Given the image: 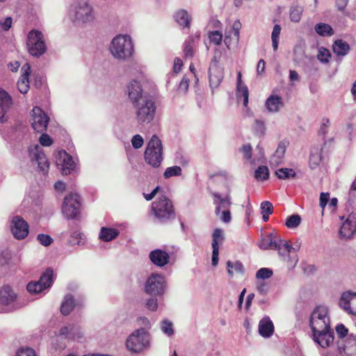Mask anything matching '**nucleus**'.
<instances>
[{"instance_id":"50","label":"nucleus","mask_w":356,"mask_h":356,"mask_svg":"<svg viewBox=\"0 0 356 356\" xmlns=\"http://www.w3.org/2000/svg\"><path fill=\"white\" fill-rule=\"evenodd\" d=\"M83 236V234L81 232H79L78 231L74 232L70 235V238L69 240V242L71 245H81L83 244V242H82V236Z\"/></svg>"},{"instance_id":"10","label":"nucleus","mask_w":356,"mask_h":356,"mask_svg":"<svg viewBox=\"0 0 356 356\" xmlns=\"http://www.w3.org/2000/svg\"><path fill=\"white\" fill-rule=\"evenodd\" d=\"M165 280L161 275H152L146 281L145 292L152 296L161 295L164 293Z\"/></svg>"},{"instance_id":"45","label":"nucleus","mask_w":356,"mask_h":356,"mask_svg":"<svg viewBox=\"0 0 356 356\" xmlns=\"http://www.w3.org/2000/svg\"><path fill=\"white\" fill-rule=\"evenodd\" d=\"M227 273L231 277H232L234 275V272L232 268H234L235 272L237 273L242 274L243 273V266L240 261H236L234 264H232V261H228L227 262Z\"/></svg>"},{"instance_id":"48","label":"nucleus","mask_w":356,"mask_h":356,"mask_svg":"<svg viewBox=\"0 0 356 356\" xmlns=\"http://www.w3.org/2000/svg\"><path fill=\"white\" fill-rule=\"evenodd\" d=\"M181 168L179 166L175 165L172 167H169L167 168L165 170L163 177L165 179H168L174 176H179L181 175Z\"/></svg>"},{"instance_id":"64","label":"nucleus","mask_w":356,"mask_h":356,"mask_svg":"<svg viewBox=\"0 0 356 356\" xmlns=\"http://www.w3.org/2000/svg\"><path fill=\"white\" fill-rule=\"evenodd\" d=\"M220 219L222 221H223L225 223H228L231 221V213L229 209L222 211L220 213Z\"/></svg>"},{"instance_id":"61","label":"nucleus","mask_w":356,"mask_h":356,"mask_svg":"<svg viewBox=\"0 0 356 356\" xmlns=\"http://www.w3.org/2000/svg\"><path fill=\"white\" fill-rule=\"evenodd\" d=\"M279 243H280L282 247V252H279L280 254L285 255L291 252L292 247L286 241L279 239Z\"/></svg>"},{"instance_id":"41","label":"nucleus","mask_w":356,"mask_h":356,"mask_svg":"<svg viewBox=\"0 0 356 356\" xmlns=\"http://www.w3.org/2000/svg\"><path fill=\"white\" fill-rule=\"evenodd\" d=\"M254 177L258 181H266L269 178V170L266 165H259L254 172Z\"/></svg>"},{"instance_id":"59","label":"nucleus","mask_w":356,"mask_h":356,"mask_svg":"<svg viewBox=\"0 0 356 356\" xmlns=\"http://www.w3.org/2000/svg\"><path fill=\"white\" fill-rule=\"evenodd\" d=\"M241 152L244 154V157L247 160H250L252 159V147L250 144H245L242 146L241 148Z\"/></svg>"},{"instance_id":"42","label":"nucleus","mask_w":356,"mask_h":356,"mask_svg":"<svg viewBox=\"0 0 356 356\" xmlns=\"http://www.w3.org/2000/svg\"><path fill=\"white\" fill-rule=\"evenodd\" d=\"M262 245H264V249L269 248L273 250H277L278 252H282V247L280 243H279L278 238H267L266 240L264 241Z\"/></svg>"},{"instance_id":"9","label":"nucleus","mask_w":356,"mask_h":356,"mask_svg":"<svg viewBox=\"0 0 356 356\" xmlns=\"http://www.w3.org/2000/svg\"><path fill=\"white\" fill-rule=\"evenodd\" d=\"M54 272L52 269L47 268L40 276V280L35 282H30L27 286V291L32 294L42 292L47 288L50 287L53 284Z\"/></svg>"},{"instance_id":"60","label":"nucleus","mask_w":356,"mask_h":356,"mask_svg":"<svg viewBox=\"0 0 356 356\" xmlns=\"http://www.w3.org/2000/svg\"><path fill=\"white\" fill-rule=\"evenodd\" d=\"M16 356H37L35 351L31 348L20 349Z\"/></svg>"},{"instance_id":"19","label":"nucleus","mask_w":356,"mask_h":356,"mask_svg":"<svg viewBox=\"0 0 356 356\" xmlns=\"http://www.w3.org/2000/svg\"><path fill=\"white\" fill-rule=\"evenodd\" d=\"M356 232V220L350 216L342 224L339 230L341 238H350Z\"/></svg>"},{"instance_id":"51","label":"nucleus","mask_w":356,"mask_h":356,"mask_svg":"<svg viewBox=\"0 0 356 356\" xmlns=\"http://www.w3.org/2000/svg\"><path fill=\"white\" fill-rule=\"evenodd\" d=\"M209 38L216 45H220L222 40V35L218 31H213L209 33Z\"/></svg>"},{"instance_id":"38","label":"nucleus","mask_w":356,"mask_h":356,"mask_svg":"<svg viewBox=\"0 0 356 356\" xmlns=\"http://www.w3.org/2000/svg\"><path fill=\"white\" fill-rule=\"evenodd\" d=\"M286 149V145L284 142H280L275 150V154L271 158L272 161H274L276 163H279L282 161Z\"/></svg>"},{"instance_id":"55","label":"nucleus","mask_w":356,"mask_h":356,"mask_svg":"<svg viewBox=\"0 0 356 356\" xmlns=\"http://www.w3.org/2000/svg\"><path fill=\"white\" fill-rule=\"evenodd\" d=\"M348 330L343 324H339L336 327V332L339 340H345V337L348 334Z\"/></svg>"},{"instance_id":"53","label":"nucleus","mask_w":356,"mask_h":356,"mask_svg":"<svg viewBox=\"0 0 356 356\" xmlns=\"http://www.w3.org/2000/svg\"><path fill=\"white\" fill-rule=\"evenodd\" d=\"M161 330L165 334H168V336H171L174 334L172 323L168 320L162 321Z\"/></svg>"},{"instance_id":"5","label":"nucleus","mask_w":356,"mask_h":356,"mask_svg":"<svg viewBox=\"0 0 356 356\" xmlns=\"http://www.w3.org/2000/svg\"><path fill=\"white\" fill-rule=\"evenodd\" d=\"M149 334L144 328L136 330L129 336L126 342L127 348L134 353L143 351L149 346Z\"/></svg>"},{"instance_id":"46","label":"nucleus","mask_w":356,"mask_h":356,"mask_svg":"<svg viewBox=\"0 0 356 356\" xmlns=\"http://www.w3.org/2000/svg\"><path fill=\"white\" fill-rule=\"evenodd\" d=\"M331 58V53L329 49L325 47H321L318 49L317 58L323 63H327Z\"/></svg>"},{"instance_id":"57","label":"nucleus","mask_w":356,"mask_h":356,"mask_svg":"<svg viewBox=\"0 0 356 356\" xmlns=\"http://www.w3.org/2000/svg\"><path fill=\"white\" fill-rule=\"evenodd\" d=\"M40 143L42 146L49 147L53 144V139L47 134H42L39 138Z\"/></svg>"},{"instance_id":"30","label":"nucleus","mask_w":356,"mask_h":356,"mask_svg":"<svg viewBox=\"0 0 356 356\" xmlns=\"http://www.w3.org/2000/svg\"><path fill=\"white\" fill-rule=\"evenodd\" d=\"M16 298V295L9 286H5L0 290V304L9 305Z\"/></svg>"},{"instance_id":"62","label":"nucleus","mask_w":356,"mask_h":356,"mask_svg":"<svg viewBox=\"0 0 356 356\" xmlns=\"http://www.w3.org/2000/svg\"><path fill=\"white\" fill-rule=\"evenodd\" d=\"M330 199L328 193H321L320 195V207L323 209L327 205Z\"/></svg>"},{"instance_id":"63","label":"nucleus","mask_w":356,"mask_h":356,"mask_svg":"<svg viewBox=\"0 0 356 356\" xmlns=\"http://www.w3.org/2000/svg\"><path fill=\"white\" fill-rule=\"evenodd\" d=\"M232 29L234 31V35L236 37L237 40L239 38L240 30L241 29V23L238 19L236 20L232 26Z\"/></svg>"},{"instance_id":"15","label":"nucleus","mask_w":356,"mask_h":356,"mask_svg":"<svg viewBox=\"0 0 356 356\" xmlns=\"http://www.w3.org/2000/svg\"><path fill=\"white\" fill-rule=\"evenodd\" d=\"M337 347L340 353L346 356H356V335L350 334L345 340H339Z\"/></svg>"},{"instance_id":"22","label":"nucleus","mask_w":356,"mask_h":356,"mask_svg":"<svg viewBox=\"0 0 356 356\" xmlns=\"http://www.w3.org/2000/svg\"><path fill=\"white\" fill-rule=\"evenodd\" d=\"M213 204H216L215 213L217 216L220 213L221 208L228 209L232 205V198L230 195L227 194L225 197H222L218 193H213Z\"/></svg>"},{"instance_id":"44","label":"nucleus","mask_w":356,"mask_h":356,"mask_svg":"<svg viewBox=\"0 0 356 356\" xmlns=\"http://www.w3.org/2000/svg\"><path fill=\"white\" fill-rule=\"evenodd\" d=\"M281 26L279 24H275L273 27V32L271 33L272 45L273 51H276L278 48L279 38L281 33Z\"/></svg>"},{"instance_id":"16","label":"nucleus","mask_w":356,"mask_h":356,"mask_svg":"<svg viewBox=\"0 0 356 356\" xmlns=\"http://www.w3.org/2000/svg\"><path fill=\"white\" fill-rule=\"evenodd\" d=\"M12 224L11 231L15 238L23 239L28 236L29 225L22 218L19 216L15 217Z\"/></svg>"},{"instance_id":"3","label":"nucleus","mask_w":356,"mask_h":356,"mask_svg":"<svg viewBox=\"0 0 356 356\" xmlns=\"http://www.w3.org/2000/svg\"><path fill=\"white\" fill-rule=\"evenodd\" d=\"M136 120L140 124H149L154 118L156 113L155 102L151 97L133 105Z\"/></svg>"},{"instance_id":"52","label":"nucleus","mask_w":356,"mask_h":356,"mask_svg":"<svg viewBox=\"0 0 356 356\" xmlns=\"http://www.w3.org/2000/svg\"><path fill=\"white\" fill-rule=\"evenodd\" d=\"M37 239L41 245L46 247L50 245L53 242L52 238L48 234H40L37 236Z\"/></svg>"},{"instance_id":"43","label":"nucleus","mask_w":356,"mask_h":356,"mask_svg":"<svg viewBox=\"0 0 356 356\" xmlns=\"http://www.w3.org/2000/svg\"><path fill=\"white\" fill-rule=\"evenodd\" d=\"M303 8L302 6H293L290 10V19L293 22H299L301 19Z\"/></svg>"},{"instance_id":"56","label":"nucleus","mask_w":356,"mask_h":356,"mask_svg":"<svg viewBox=\"0 0 356 356\" xmlns=\"http://www.w3.org/2000/svg\"><path fill=\"white\" fill-rule=\"evenodd\" d=\"M261 213H266V216L272 214L273 212V204L268 201L261 202Z\"/></svg>"},{"instance_id":"37","label":"nucleus","mask_w":356,"mask_h":356,"mask_svg":"<svg viewBox=\"0 0 356 356\" xmlns=\"http://www.w3.org/2000/svg\"><path fill=\"white\" fill-rule=\"evenodd\" d=\"M316 32L321 36H331L334 31L330 25L325 23H318L315 26Z\"/></svg>"},{"instance_id":"25","label":"nucleus","mask_w":356,"mask_h":356,"mask_svg":"<svg viewBox=\"0 0 356 356\" xmlns=\"http://www.w3.org/2000/svg\"><path fill=\"white\" fill-rule=\"evenodd\" d=\"M323 147L314 146L310 150L309 166L312 170L316 169L322 161Z\"/></svg>"},{"instance_id":"35","label":"nucleus","mask_w":356,"mask_h":356,"mask_svg":"<svg viewBox=\"0 0 356 356\" xmlns=\"http://www.w3.org/2000/svg\"><path fill=\"white\" fill-rule=\"evenodd\" d=\"M176 22L184 27L188 28L191 24V18L186 10L181 9L175 15Z\"/></svg>"},{"instance_id":"36","label":"nucleus","mask_w":356,"mask_h":356,"mask_svg":"<svg viewBox=\"0 0 356 356\" xmlns=\"http://www.w3.org/2000/svg\"><path fill=\"white\" fill-rule=\"evenodd\" d=\"M195 44L192 38H189L184 43V54L185 58H192L195 55Z\"/></svg>"},{"instance_id":"18","label":"nucleus","mask_w":356,"mask_h":356,"mask_svg":"<svg viewBox=\"0 0 356 356\" xmlns=\"http://www.w3.org/2000/svg\"><path fill=\"white\" fill-rule=\"evenodd\" d=\"M12 105V97L5 90L0 88V122L7 121L6 115Z\"/></svg>"},{"instance_id":"33","label":"nucleus","mask_w":356,"mask_h":356,"mask_svg":"<svg viewBox=\"0 0 356 356\" xmlns=\"http://www.w3.org/2000/svg\"><path fill=\"white\" fill-rule=\"evenodd\" d=\"M119 234L117 229L103 227L101 228L99 238L103 241L108 242L115 239Z\"/></svg>"},{"instance_id":"27","label":"nucleus","mask_w":356,"mask_h":356,"mask_svg":"<svg viewBox=\"0 0 356 356\" xmlns=\"http://www.w3.org/2000/svg\"><path fill=\"white\" fill-rule=\"evenodd\" d=\"M39 148L40 147L38 145H35L34 146V149L36 151L35 153L34 159L38 163V165L40 170L42 172L47 173L49 170V163L44 153L39 151Z\"/></svg>"},{"instance_id":"39","label":"nucleus","mask_w":356,"mask_h":356,"mask_svg":"<svg viewBox=\"0 0 356 356\" xmlns=\"http://www.w3.org/2000/svg\"><path fill=\"white\" fill-rule=\"evenodd\" d=\"M275 175L280 179L295 178L296 173L292 168H282L275 171Z\"/></svg>"},{"instance_id":"49","label":"nucleus","mask_w":356,"mask_h":356,"mask_svg":"<svg viewBox=\"0 0 356 356\" xmlns=\"http://www.w3.org/2000/svg\"><path fill=\"white\" fill-rule=\"evenodd\" d=\"M273 272L268 268H261L256 273V277L259 280H266L272 277Z\"/></svg>"},{"instance_id":"31","label":"nucleus","mask_w":356,"mask_h":356,"mask_svg":"<svg viewBox=\"0 0 356 356\" xmlns=\"http://www.w3.org/2000/svg\"><path fill=\"white\" fill-rule=\"evenodd\" d=\"M60 165H62V173L63 175H68L71 170L74 168L75 163L72 159V157L64 152L63 157L60 156L59 159Z\"/></svg>"},{"instance_id":"29","label":"nucleus","mask_w":356,"mask_h":356,"mask_svg":"<svg viewBox=\"0 0 356 356\" xmlns=\"http://www.w3.org/2000/svg\"><path fill=\"white\" fill-rule=\"evenodd\" d=\"M334 53L339 56H344L348 54L350 50L349 44L341 39L337 40L332 44Z\"/></svg>"},{"instance_id":"47","label":"nucleus","mask_w":356,"mask_h":356,"mask_svg":"<svg viewBox=\"0 0 356 356\" xmlns=\"http://www.w3.org/2000/svg\"><path fill=\"white\" fill-rule=\"evenodd\" d=\"M301 222V218L298 214H293L289 216L285 222V225L289 228L293 229L298 227Z\"/></svg>"},{"instance_id":"12","label":"nucleus","mask_w":356,"mask_h":356,"mask_svg":"<svg viewBox=\"0 0 356 356\" xmlns=\"http://www.w3.org/2000/svg\"><path fill=\"white\" fill-rule=\"evenodd\" d=\"M216 56L212 59L209 68V84L211 88H217L224 77V71L218 65Z\"/></svg>"},{"instance_id":"58","label":"nucleus","mask_w":356,"mask_h":356,"mask_svg":"<svg viewBox=\"0 0 356 356\" xmlns=\"http://www.w3.org/2000/svg\"><path fill=\"white\" fill-rule=\"evenodd\" d=\"M131 143L135 149H139L143 145L144 140L140 135L136 134L133 136Z\"/></svg>"},{"instance_id":"21","label":"nucleus","mask_w":356,"mask_h":356,"mask_svg":"<svg viewBox=\"0 0 356 356\" xmlns=\"http://www.w3.org/2000/svg\"><path fill=\"white\" fill-rule=\"evenodd\" d=\"M22 71L23 73L17 81V88L21 93L26 94L30 88L29 76L31 72V66L29 64H24L22 67Z\"/></svg>"},{"instance_id":"2","label":"nucleus","mask_w":356,"mask_h":356,"mask_svg":"<svg viewBox=\"0 0 356 356\" xmlns=\"http://www.w3.org/2000/svg\"><path fill=\"white\" fill-rule=\"evenodd\" d=\"M112 55L118 59H127L134 52V46L130 36L119 35L113 38L111 44Z\"/></svg>"},{"instance_id":"8","label":"nucleus","mask_w":356,"mask_h":356,"mask_svg":"<svg viewBox=\"0 0 356 356\" xmlns=\"http://www.w3.org/2000/svg\"><path fill=\"white\" fill-rule=\"evenodd\" d=\"M28 50L31 55L39 57L46 51L44 36L41 31H31L27 37Z\"/></svg>"},{"instance_id":"20","label":"nucleus","mask_w":356,"mask_h":356,"mask_svg":"<svg viewBox=\"0 0 356 356\" xmlns=\"http://www.w3.org/2000/svg\"><path fill=\"white\" fill-rule=\"evenodd\" d=\"M150 261L155 265L159 267H163L168 264L170 260V255L168 252L156 249L150 252L149 254Z\"/></svg>"},{"instance_id":"4","label":"nucleus","mask_w":356,"mask_h":356,"mask_svg":"<svg viewBox=\"0 0 356 356\" xmlns=\"http://www.w3.org/2000/svg\"><path fill=\"white\" fill-rule=\"evenodd\" d=\"M161 140L154 135L149 141L145 152V161L153 167H159L163 160Z\"/></svg>"},{"instance_id":"26","label":"nucleus","mask_w":356,"mask_h":356,"mask_svg":"<svg viewBox=\"0 0 356 356\" xmlns=\"http://www.w3.org/2000/svg\"><path fill=\"white\" fill-rule=\"evenodd\" d=\"M236 96L237 98H243V106L247 107L248 105L249 91L248 87L242 83V74L241 72L237 74L236 79Z\"/></svg>"},{"instance_id":"6","label":"nucleus","mask_w":356,"mask_h":356,"mask_svg":"<svg viewBox=\"0 0 356 356\" xmlns=\"http://www.w3.org/2000/svg\"><path fill=\"white\" fill-rule=\"evenodd\" d=\"M81 197L76 193H70L63 200L62 213L67 219L77 220L81 214Z\"/></svg>"},{"instance_id":"40","label":"nucleus","mask_w":356,"mask_h":356,"mask_svg":"<svg viewBox=\"0 0 356 356\" xmlns=\"http://www.w3.org/2000/svg\"><path fill=\"white\" fill-rule=\"evenodd\" d=\"M224 239L223 231L219 228L215 229L212 234V248L219 249L218 244L222 243Z\"/></svg>"},{"instance_id":"23","label":"nucleus","mask_w":356,"mask_h":356,"mask_svg":"<svg viewBox=\"0 0 356 356\" xmlns=\"http://www.w3.org/2000/svg\"><path fill=\"white\" fill-rule=\"evenodd\" d=\"M274 332V325L268 316L261 318L259 323V333L265 338L270 337Z\"/></svg>"},{"instance_id":"1","label":"nucleus","mask_w":356,"mask_h":356,"mask_svg":"<svg viewBox=\"0 0 356 356\" xmlns=\"http://www.w3.org/2000/svg\"><path fill=\"white\" fill-rule=\"evenodd\" d=\"M152 213L162 223L175 218L176 213L172 201L165 195L159 196L152 203Z\"/></svg>"},{"instance_id":"24","label":"nucleus","mask_w":356,"mask_h":356,"mask_svg":"<svg viewBox=\"0 0 356 356\" xmlns=\"http://www.w3.org/2000/svg\"><path fill=\"white\" fill-rule=\"evenodd\" d=\"M75 17L83 22L90 21L92 19L91 7L86 2L80 4L76 10Z\"/></svg>"},{"instance_id":"17","label":"nucleus","mask_w":356,"mask_h":356,"mask_svg":"<svg viewBox=\"0 0 356 356\" xmlns=\"http://www.w3.org/2000/svg\"><path fill=\"white\" fill-rule=\"evenodd\" d=\"M339 305L347 313L356 316V292H344L341 297Z\"/></svg>"},{"instance_id":"28","label":"nucleus","mask_w":356,"mask_h":356,"mask_svg":"<svg viewBox=\"0 0 356 356\" xmlns=\"http://www.w3.org/2000/svg\"><path fill=\"white\" fill-rule=\"evenodd\" d=\"M283 105L282 99L278 95H271L266 101V106L269 112H277Z\"/></svg>"},{"instance_id":"13","label":"nucleus","mask_w":356,"mask_h":356,"mask_svg":"<svg viewBox=\"0 0 356 356\" xmlns=\"http://www.w3.org/2000/svg\"><path fill=\"white\" fill-rule=\"evenodd\" d=\"M313 339L322 348L330 346L334 341V332L331 329L319 330L312 331Z\"/></svg>"},{"instance_id":"32","label":"nucleus","mask_w":356,"mask_h":356,"mask_svg":"<svg viewBox=\"0 0 356 356\" xmlns=\"http://www.w3.org/2000/svg\"><path fill=\"white\" fill-rule=\"evenodd\" d=\"M79 330V327L76 325H69L61 327L59 331V334L65 338L74 339L76 337H81Z\"/></svg>"},{"instance_id":"34","label":"nucleus","mask_w":356,"mask_h":356,"mask_svg":"<svg viewBox=\"0 0 356 356\" xmlns=\"http://www.w3.org/2000/svg\"><path fill=\"white\" fill-rule=\"evenodd\" d=\"M75 306L74 300L72 295H67L60 306V312L67 316L74 309Z\"/></svg>"},{"instance_id":"14","label":"nucleus","mask_w":356,"mask_h":356,"mask_svg":"<svg viewBox=\"0 0 356 356\" xmlns=\"http://www.w3.org/2000/svg\"><path fill=\"white\" fill-rule=\"evenodd\" d=\"M127 94L132 106L149 97L143 95L140 82L136 80L131 81L127 86Z\"/></svg>"},{"instance_id":"7","label":"nucleus","mask_w":356,"mask_h":356,"mask_svg":"<svg viewBox=\"0 0 356 356\" xmlns=\"http://www.w3.org/2000/svg\"><path fill=\"white\" fill-rule=\"evenodd\" d=\"M309 325L312 331L330 328L328 308L325 306H318L312 312Z\"/></svg>"},{"instance_id":"11","label":"nucleus","mask_w":356,"mask_h":356,"mask_svg":"<svg viewBox=\"0 0 356 356\" xmlns=\"http://www.w3.org/2000/svg\"><path fill=\"white\" fill-rule=\"evenodd\" d=\"M31 126L35 131L42 133L47 130V125L49 122V118L40 107H33L31 111Z\"/></svg>"},{"instance_id":"54","label":"nucleus","mask_w":356,"mask_h":356,"mask_svg":"<svg viewBox=\"0 0 356 356\" xmlns=\"http://www.w3.org/2000/svg\"><path fill=\"white\" fill-rule=\"evenodd\" d=\"M253 129L256 134L264 135L266 129L264 122L259 120H255Z\"/></svg>"}]
</instances>
